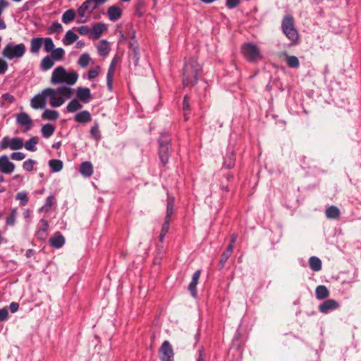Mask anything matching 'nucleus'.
I'll return each mask as SVG.
<instances>
[{
  "mask_svg": "<svg viewBox=\"0 0 361 361\" xmlns=\"http://www.w3.org/2000/svg\"><path fill=\"white\" fill-rule=\"evenodd\" d=\"M202 72V66L194 57L189 59L183 70V82L185 86L194 85Z\"/></svg>",
  "mask_w": 361,
  "mask_h": 361,
  "instance_id": "1",
  "label": "nucleus"
},
{
  "mask_svg": "<svg viewBox=\"0 0 361 361\" xmlns=\"http://www.w3.org/2000/svg\"><path fill=\"white\" fill-rule=\"evenodd\" d=\"M73 91V89L67 86H61L56 89L51 87L44 89L47 99H49V104L52 107H59L62 106L65 102L64 97L70 98Z\"/></svg>",
  "mask_w": 361,
  "mask_h": 361,
  "instance_id": "2",
  "label": "nucleus"
},
{
  "mask_svg": "<svg viewBox=\"0 0 361 361\" xmlns=\"http://www.w3.org/2000/svg\"><path fill=\"white\" fill-rule=\"evenodd\" d=\"M78 79V74L71 71L67 72L63 66L56 67L52 72L50 82L52 85L66 84V86L74 85Z\"/></svg>",
  "mask_w": 361,
  "mask_h": 361,
  "instance_id": "3",
  "label": "nucleus"
},
{
  "mask_svg": "<svg viewBox=\"0 0 361 361\" xmlns=\"http://www.w3.org/2000/svg\"><path fill=\"white\" fill-rule=\"evenodd\" d=\"M26 51L25 45L23 43L14 44H7L2 51V56L8 60L22 58Z\"/></svg>",
  "mask_w": 361,
  "mask_h": 361,
  "instance_id": "4",
  "label": "nucleus"
},
{
  "mask_svg": "<svg viewBox=\"0 0 361 361\" xmlns=\"http://www.w3.org/2000/svg\"><path fill=\"white\" fill-rule=\"evenodd\" d=\"M42 47H44L46 52H50L54 47L53 39L50 37H34L30 39V51L32 54H38Z\"/></svg>",
  "mask_w": 361,
  "mask_h": 361,
  "instance_id": "5",
  "label": "nucleus"
},
{
  "mask_svg": "<svg viewBox=\"0 0 361 361\" xmlns=\"http://www.w3.org/2000/svg\"><path fill=\"white\" fill-rule=\"evenodd\" d=\"M94 10L96 8L90 0L85 1L77 9L78 23H85L87 22Z\"/></svg>",
  "mask_w": 361,
  "mask_h": 361,
  "instance_id": "6",
  "label": "nucleus"
},
{
  "mask_svg": "<svg viewBox=\"0 0 361 361\" xmlns=\"http://www.w3.org/2000/svg\"><path fill=\"white\" fill-rule=\"evenodd\" d=\"M282 29L286 36L291 41L298 39V34L294 27V20L291 16H286L282 21Z\"/></svg>",
  "mask_w": 361,
  "mask_h": 361,
  "instance_id": "7",
  "label": "nucleus"
},
{
  "mask_svg": "<svg viewBox=\"0 0 361 361\" xmlns=\"http://www.w3.org/2000/svg\"><path fill=\"white\" fill-rule=\"evenodd\" d=\"M243 53L247 60L254 62L263 59L259 48L253 43H246L243 45Z\"/></svg>",
  "mask_w": 361,
  "mask_h": 361,
  "instance_id": "8",
  "label": "nucleus"
},
{
  "mask_svg": "<svg viewBox=\"0 0 361 361\" xmlns=\"http://www.w3.org/2000/svg\"><path fill=\"white\" fill-rule=\"evenodd\" d=\"M23 147V140L20 137L9 138L4 137L0 142V149L9 148L11 150H18Z\"/></svg>",
  "mask_w": 361,
  "mask_h": 361,
  "instance_id": "9",
  "label": "nucleus"
},
{
  "mask_svg": "<svg viewBox=\"0 0 361 361\" xmlns=\"http://www.w3.org/2000/svg\"><path fill=\"white\" fill-rule=\"evenodd\" d=\"M173 350L171 345L168 341H165L160 349L159 356L161 361H173Z\"/></svg>",
  "mask_w": 361,
  "mask_h": 361,
  "instance_id": "10",
  "label": "nucleus"
},
{
  "mask_svg": "<svg viewBox=\"0 0 361 361\" xmlns=\"http://www.w3.org/2000/svg\"><path fill=\"white\" fill-rule=\"evenodd\" d=\"M47 94L43 90L40 93L35 95L30 100V106L34 109H44L46 107Z\"/></svg>",
  "mask_w": 361,
  "mask_h": 361,
  "instance_id": "11",
  "label": "nucleus"
},
{
  "mask_svg": "<svg viewBox=\"0 0 361 361\" xmlns=\"http://www.w3.org/2000/svg\"><path fill=\"white\" fill-rule=\"evenodd\" d=\"M16 118L17 124L25 128L24 132L30 130L32 126V121L27 113L21 112L18 114Z\"/></svg>",
  "mask_w": 361,
  "mask_h": 361,
  "instance_id": "12",
  "label": "nucleus"
},
{
  "mask_svg": "<svg viewBox=\"0 0 361 361\" xmlns=\"http://www.w3.org/2000/svg\"><path fill=\"white\" fill-rule=\"evenodd\" d=\"M159 158L163 164H166L169 159V140L164 136L159 140Z\"/></svg>",
  "mask_w": 361,
  "mask_h": 361,
  "instance_id": "13",
  "label": "nucleus"
},
{
  "mask_svg": "<svg viewBox=\"0 0 361 361\" xmlns=\"http://www.w3.org/2000/svg\"><path fill=\"white\" fill-rule=\"evenodd\" d=\"M76 97L82 103H89L92 97L90 90L87 87H79L75 90Z\"/></svg>",
  "mask_w": 361,
  "mask_h": 361,
  "instance_id": "14",
  "label": "nucleus"
},
{
  "mask_svg": "<svg viewBox=\"0 0 361 361\" xmlns=\"http://www.w3.org/2000/svg\"><path fill=\"white\" fill-rule=\"evenodd\" d=\"M15 169V164L10 161L6 155L0 157V171L3 173H11Z\"/></svg>",
  "mask_w": 361,
  "mask_h": 361,
  "instance_id": "15",
  "label": "nucleus"
},
{
  "mask_svg": "<svg viewBox=\"0 0 361 361\" xmlns=\"http://www.w3.org/2000/svg\"><path fill=\"white\" fill-rule=\"evenodd\" d=\"M173 200H171L167 204L165 221L163 224L161 230V233H162L163 234H166L169 229L170 218L173 214Z\"/></svg>",
  "mask_w": 361,
  "mask_h": 361,
  "instance_id": "16",
  "label": "nucleus"
},
{
  "mask_svg": "<svg viewBox=\"0 0 361 361\" xmlns=\"http://www.w3.org/2000/svg\"><path fill=\"white\" fill-rule=\"evenodd\" d=\"M339 307L338 303L332 299L326 300L324 302H322L319 307V309L321 312L322 313H327L330 310H334L337 309Z\"/></svg>",
  "mask_w": 361,
  "mask_h": 361,
  "instance_id": "17",
  "label": "nucleus"
},
{
  "mask_svg": "<svg viewBox=\"0 0 361 361\" xmlns=\"http://www.w3.org/2000/svg\"><path fill=\"white\" fill-rule=\"evenodd\" d=\"M107 15L110 20L116 21L121 17L122 10L118 6L113 5L108 8Z\"/></svg>",
  "mask_w": 361,
  "mask_h": 361,
  "instance_id": "18",
  "label": "nucleus"
},
{
  "mask_svg": "<svg viewBox=\"0 0 361 361\" xmlns=\"http://www.w3.org/2000/svg\"><path fill=\"white\" fill-rule=\"evenodd\" d=\"M75 120L80 123H87L92 120V116L88 111H82L76 114Z\"/></svg>",
  "mask_w": 361,
  "mask_h": 361,
  "instance_id": "19",
  "label": "nucleus"
},
{
  "mask_svg": "<svg viewBox=\"0 0 361 361\" xmlns=\"http://www.w3.org/2000/svg\"><path fill=\"white\" fill-rule=\"evenodd\" d=\"M54 60L49 55L44 57L39 64L40 69L42 71H47L54 66Z\"/></svg>",
  "mask_w": 361,
  "mask_h": 361,
  "instance_id": "20",
  "label": "nucleus"
},
{
  "mask_svg": "<svg viewBox=\"0 0 361 361\" xmlns=\"http://www.w3.org/2000/svg\"><path fill=\"white\" fill-rule=\"evenodd\" d=\"M78 39V36L71 30H69L66 32L62 42L64 45L68 46L76 42Z\"/></svg>",
  "mask_w": 361,
  "mask_h": 361,
  "instance_id": "21",
  "label": "nucleus"
},
{
  "mask_svg": "<svg viewBox=\"0 0 361 361\" xmlns=\"http://www.w3.org/2000/svg\"><path fill=\"white\" fill-rule=\"evenodd\" d=\"M106 29V26L103 23H97L94 25L92 32H91V37L93 39H99Z\"/></svg>",
  "mask_w": 361,
  "mask_h": 361,
  "instance_id": "22",
  "label": "nucleus"
},
{
  "mask_svg": "<svg viewBox=\"0 0 361 361\" xmlns=\"http://www.w3.org/2000/svg\"><path fill=\"white\" fill-rule=\"evenodd\" d=\"M82 108L81 102L78 99H73L69 102L66 106V111L69 113H74Z\"/></svg>",
  "mask_w": 361,
  "mask_h": 361,
  "instance_id": "23",
  "label": "nucleus"
},
{
  "mask_svg": "<svg viewBox=\"0 0 361 361\" xmlns=\"http://www.w3.org/2000/svg\"><path fill=\"white\" fill-rule=\"evenodd\" d=\"M97 49L99 54L103 56H106L110 51L109 44L105 40H101L97 45Z\"/></svg>",
  "mask_w": 361,
  "mask_h": 361,
  "instance_id": "24",
  "label": "nucleus"
},
{
  "mask_svg": "<svg viewBox=\"0 0 361 361\" xmlns=\"http://www.w3.org/2000/svg\"><path fill=\"white\" fill-rule=\"evenodd\" d=\"M49 53L51 54L49 56L56 61H60L64 59L65 50L61 47L54 48Z\"/></svg>",
  "mask_w": 361,
  "mask_h": 361,
  "instance_id": "25",
  "label": "nucleus"
},
{
  "mask_svg": "<svg viewBox=\"0 0 361 361\" xmlns=\"http://www.w3.org/2000/svg\"><path fill=\"white\" fill-rule=\"evenodd\" d=\"M80 171L85 177H90L93 173V167L90 162L85 161L80 166Z\"/></svg>",
  "mask_w": 361,
  "mask_h": 361,
  "instance_id": "26",
  "label": "nucleus"
},
{
  "mask_svg": "<svg viewBox=\"0 0 361 361\" xmlns=\"http://www.w3.org/2000/svg\"><path fill=\"white\" fill-rule=\"evenodd\" d=\"M325 214L328 219H336L339 217L341 212L337 207L330 206L326 209Z\"/></svg>",
  "mask_w": 361,
  "mask_h": 361,
  "instance_id": "27",
  "label": "nucleus"
},
{
  "mask_svg": "<svg viewBox=\"0 0 361 361\" xmlns=\"http://www.w3.org/2000/svg\"><path fill=\"white\" fill-rule=\"evenodd\" d=\"M59 116V112L56 110L45 109L42 115V118L48 121H56Z\"/></svg>",
  "mask_w": 361,
  "mask_h": 361,
  "instance_id": "28",
  "label": "nucleus"
},
{
  "mask_svg": "<svg viewBox=\"0 0 361 361\" xmlns=\"http://www.w3.org/2000/svg\"><path fill=\"white\" fill-rule=\"evenodd\" d=\"M49 242L53 247L60 248L64 245L65 238L62 235H58L51 238Z\"/></svg>",
  "mask_w": 361,
  "mask_h": 361,
  "instance_id": "29",
  "label": "nucleus"
},
{
  "mask_svg": "<svg viewBox=\"0 0 361 361\" xmlns=\"http://www.w3.org/2000/svg\"><path fill=\"white\" fill-rule=\"evenodd\" d=\"M316 297L318 300H322L329 296V292L325 286H318L315 290Z\"/></svg>",
  "mask_w": 361,
  "mask_h": 361,
  "instance_id": "30",
  "label": "nucleus"
},
{
  "mask_svg": "<svg viewBox=\"0 0 361 361\" xmlns=\"http://www.w3.org/2000/svg\"><path fill=\"white\" fill-rule=\"evenodd\" d=\"M39 142V137L37 136H34L31 137L30 140L25 142V148L27 150L31 151V152H35L37 150L36 145Z\"/></svg>",
  "mask_w": 361,
  "mask_h": 361,
  "instance_id": "31",
  "label": "nucleus"
},
{
  "mask_svg": "<svg viewBox=\"0 0 361 361\" xmlns=\"http://www.w3.org/2000/svg\"><path fill=\"white\" fill-rule=\"evenodd\" d=\"M77 13L73 9L66 11L62 16V21L65 24H68L74 20Z\"/></svg>",
  "mask_w": 361,
  "mask_h": 361,
  "instance_id": "32",
  "label": "nucleus"
},
{
  "mask_svg": "<svg viewBox=\"0 0 361 361\" xmlns=\"http://www.w3.org/2000/svg\"><path fill=\"white\" fill-rule=\"evenodd\" d=\"M54 126L50 123L44 125L41 128L42 134L45 138L51 137L54 134Z\"/></svg>",
  "mask_w": 361,
  "mask_h": 361,
  "instance_id": "33",
  "label": "nucleus"
},
{
  "mask_svg": "<svg viewBox=\"0 0 361 361\" xmlns=\"http://www.w3.org/2000/svg\"><path fill=\"white\" fill-rule=\"evenodd\" d=\"M309 264L311 269L314 271H318L322 269V262L317 257H311L309 259Z\"/></svg>",
  "mask_w": 361,
  "mask_h": 361,
  "instance_id": "34",
  "label": "nucleus"
},
{
  "mask_svg": "<svg viewBox=\"0 0 361 361\" xmlns=\"http://www.w3.org/2000/svg\"><path fill=\"white\" fill-rule=\"evenodd\" d=\"M49 166L54 172H59L63 169V162L59 159H51L49 161Z\"/></svg>",
  "mask_w": 361,
  "mask_h": 361,
  "instance_id": "35",
  "label": "nucleus"
},
{
  "mask_svg": "<svg viewBox=\"0 0 361 361\" xmlns=\"http://www.w3.org/2000/svg\"><path fill=\"white\" fill-rule=\"evenodd\" d=\"M92 61V59L90 58V55L88 54H82L80 58L78 59V63L82 68L87 67L90 61Z\"/></svg>",
  "mask_w": 361,
  "mask_h": 361,
  "instance_id": "36",
  "label": "nucleus"
},
{
  "mask_svg": "<svg viewBox=\"0 0 361 361\" xmlns=\"http://www.w3.org/2000/svg\"><path fill=\"white\" fill-rule=\"evenodd\" d=\"M284 55L286 57V63L288 66L290 68H298L299 66L300 62L298 59L295 56H287L286 54Z\"/></svg>",
  "mask_w": 361,
  "mask_h": 361,
  "instance_id": "37",
  "label": "nucleus"
},
{
  "mask_svg": "<svg viewBox=\"0 0 361 361\" xmlns=\"http://www.w3.org/2000/svg\"><path fill=\"white\" fill-rule=\"evenodd\" d=\"M17 216V209L13 208L11 209V214L6 218V223L8 226H12L15 224Z\"/></svg>",
  "mask_w": 361,
  "mask_h": 361,
  "instance_id": "38",
  "label": "nucleus"
},
{
  "mask_svg": "<svg viewBox=\"0 0 361 361\" xmlns=\"http://www.w3.org/2000/svg\"><path fill=\"white\" fill-rule=\"evenodd\" d=\"M16 198L20 201V203L22 206H25L27 204L28 198H27V194L25 191H22L18 192Z\"/></svg>",
  "mask_w": 361,
  "mask_h": 361,
  "instance_id": "39",
  "label": "nucleus"
},
{
  "mask_svg": "<svg viewBox=\"0 0 361 361\" xmlns=\"http://www.w3.org/2000/svg\"><path fill=\"white\" fill-rule=\"evenodd\" d=\"M54 197L53 196H49L47 197L45 204L40 208V211L48 212L54 204Z\"/></svg>",
  "mask_w": 361,
  "mask_h": 361,
  "instance_id": "40",
  "label": "nucleus"
},
{
  "mask_svg": "<svg viewBox=\"0 0 361 361\" xmlns=\"http://www.w3.org/2000/svg\"><path fill=\"white\" fill-rule=\"evenodd\" d=\"M40 223H41V227L39 229L37 233L39 235H46V233L49 228L48 221L47 220L42 219L40 221Z\"/></svg>",
  "mask_w": 361,
  "mask_h": 361,
  "instance_id": "41",
  "label": "nucleus"
},
{
  "mask_svg": "<svg viewBox=\"0 0 361 361\" xmlns=\"http://www.w3.org/2000/svg\"><path fill=\"white\" fill-rule=\"evenodd\" d=\"M100 70L101 68L99 66L94 68L90 69L88 72L87 78L89 80H92L95 78L99 75Z\"/></svg>",
  "mask_w": 361,
  "mask_h": 361,
  "instance_id": "42",
  "label": "nucleus"
},
{
  "mask_svg": "<svg viewBox=\"0 0 361 361\" xmlns=\"http://www.w3.org/2000/svg\"><path fill=\"white\" fill-rule=\"evenodd\" d=\"M35 161L31 159L25 161L23 164V168L27 171H31L33 169Z\"/></svg>",
  "mask_w": 361,
  "mask_h": 361,
  "instance_id": "43",
  "label": "nucleus"
},
{
  "mask_svg": "<svg viewBox=\"0 0 361 361\" xmlns=\"http://www.w3.org/2000/svg\"><path fill=\"white\" fill-rule=\"evenodd\" d=\"M62 25L59 23H54L49 28V32L50 33H54V32H60L62 30Z\"/></svg>",
  "mask_w": 361,
  "mask_h": 361,
  "instance_id": "44",
  "label": "nucleus"
},
{
  "mask_svg": "<svg viewBox=\"0 0 361 361\" xmlns=\"http://www.w3.org/2000/svg\"><path fill=\"white\" fill-rule=\"evenodd\" d=\"M198 281H193L192 279L190 283L188 286V290L190 291L191 295L195 298L197 295V290H196V286L197 285Z\"/></svg>",
  "mask_w": 361,
  "mask_h": 361,
  "instance_id": "45",
  "label": "nucleus"
},
{
  "mask_svg": "<svg viewBox=\"0 0 361 361\" xmlns=\"http://www.w3.org/2000/svg\"><path fill=\"white\" fill-rule=\"evenodd\" d=\"M11 158L13 160L21 161L25 158V154L20 152H13L11 154Z\"/></svg>",
  "mask_w": 361,
  "mask_h": 361,
  "instance_id": "46",
  "label": "nucleus"
},
{
  "mask_svg": "<svg viewBox=\"0 0 361 361\" xmlns=\"http://www.w3.org/2000/svg\"><path fill=\"white\" fill-rule=\"evenodd\" d=\"M224 166L228 169L232 168L234 166V155L231 154L227 160L224 161Z\"/></svg>",
  "mask_w": 361,
  "mask_h": 361,
  "instance_id": "47",
  "label": "nucleus"
},
{
  "mask_svg": "<svg viewBox=\"0 0 361 361\" xmlns=\"http://www.w3.org/2000/svg\"><path fill=\"white\" fill-rule=\"evenodd\" d=\"M183 111H184L185 120H188V117L187 114H188V112L189 111V104H188L187 96H185V97H184V100H183Z\"/></svg>",
  "mask_w": 361,
  "mask_h": 361,
  "instance_id": "48",
  "label": "nucleus"
},
{
  "mask_svg": "<svg viewBox=\"0 0 361 361\" xmlns=\"http://www.w3.org/2000/svg\"><path fill=\"white\" fill-rule=\"evenodd\" d=\"M115 66H116V59H113L111 65L109 67L106 76H109V78L114 77V72H115Z\"/></svg>",
  "mask_w": 361,
  "mask_h": 361,
  "instance_id": "49",
  "label": "nucleus"
},
{
  "mask_svg": "<svg viewBox=\"0 0 361 361\" xmlns=\"http://www.w3.org/2000/svg\"><path fill=\"white\" fill-rule=\"evenodd\" d=\"M240 2V0H226V5L228 8L232 9L235 8Z\"/></svg>",
  "mask_w": 361,
  "mask_h": 361,
  "instance_id": "50",
  "label": "nucleus"
},
{
  "mask_svg": "<svg viewBox=\"0 0 361 361\" xmlns=\"http://www.w3.org/2000/svg\"><path fill=\"white\" fill-rule=\"evenodd\" d=\"M231 255V254L229 253V252H226V251H225L221 255V259H220V264L222 267L224 266L225 263L226 262V261L228 260V259L230 257Z\"/></svg>",
  "mask_w": 361,
  "mask_h": 361,
  "instance_id": "51",
  "label": "nucleus"
},
{
  "mask_svg": "<svg viewBox=\"0 0 361 361\" xmlns=\"http://www.w3.org/2000/svg\"><path fill=\"white\" fill-rule=\"evenodd\" d=\"M91 135L96 140H99L100 137L99 132L97 126H93L90 130Z\"/></svg>",
  "mask_w": 361,
  "mask_h": 361,
  "instance_id": "52",
  "label": "nucleus"
},
{
  "mask_svg": "<svg viewBox=\"0 0 361 361\" xmlns=\"http://www.w3.org/2000/svg\"><path fill=\"white\" fill-rule=\"evenodd\" d=\"M7 68V63L2 59H0V75L4 74L6 71Z\"/></svg>",
  "mask_w": 361,
  "mask_h": 361,
  "instance_id": "53",
  "label": "nucleus"
},
{
  "mask_svg": "<svg viewBox=\"0 0 361 361\" xmlns=\"http://www.w3.org/2000/svg\"><path fill=\"white\" fill-rule=\"evenodd\" d=\"M9 6V3L7 0H0V16H1L4 10Z\"/></svg>",
  "mask_w": 361,
  "mask_h": 361,
  "instance_id": "54",
  "label": "nucleus"
},
{
  "mask_svg": "<svg viewBox=\"0 0 361 361\" xmlns=\"http://www.w3.org/2000/svg\"><path fill=\"white\" fill-rule=\"evenodd\" d=\"M78 31L80 35H85L90 32V29L86 25H82L78 28Z\"/></svg>",
  "mask_w": 361,
  "mask_h": 361,
  "instance_id": "55",
  "label": "nucleus"
},
{
  "mask_svg": "<svg viewBox=\"0 0 361 361\" xmlns=\"http://www.w3.org/2000/svg\"><path fill=\"white\" fill-rule=\"evenodd\" d=\"M8 311L6 309H0V321H4L8 317Z\"/></svg>",
  "mask_w": 361,
  "mask_h": 361,
  "instance_id": "56",
  "label": "nucleus"
},
{
  "mask_svg": "<svg viewBox=\"0 0 361 361\" xmlns=\"http://www.w3.org/2000/svg\"><path fill=\"white\" fill-rule=\"evenodd\" d=\"M97 9L99 6L104 4L107 0H90Z\"/></svg>",
  "mask_w": 361,
  "mask_h": 361,
  "instance_id": "57",
  "label": "nucleus"
},
{
  "mask_svg": "<svg viewBox=\"0 0 361 361\" xmlns=\"http://www.w3.org/2000/svg\"><path fill=\"white\" fill-rule=\"evenodd\" d=\"M18 307L19 305L17 302H11L9 305L10 310L13 313L16 312L18 310Z\"/></svg>",
  "mask_w": 361,
  "mask_h": 361,
  "instance_id": "58",
  "label": "nucleus"
},
{
  "mask_svg": "<svg viewBox=\"0 0 361 361\" xmlns=\"http://www.w3.org/2000/svg\"><path fill=\"white\" fill-rule=\"evenodd\" d=\"M106 81L108 89L111 90L113 87V77L109 78V76H106Z\"/></svg>",
  "mask_w": 361,
  "mask_h": 361,
  "instance_id": "59",
  "label": "nucleus"
},
{
  "mask_svg": "<svg viewBox=\"0 0 361 361\" xmlns=\"http://www.w3.org/2000/svg\"><path fill=\"white\" fill-rule=\"evenodd\" d=\"M200 274H201V272H200V270L196 271L194 273V274H193V276H192V279L193 281H198V280H199V279H200Z\"/></svg>",
  "mask_w": 361,
  "mask_h": 361,
  "instance_id": "60",
  "label": "nucleus"
},
{
  "mask_svg": "<svg viewBox=\"0 0 361 361\" xmlns=\"http://www.w3.org/2000/svg\"><path fill=\"white\" fill-rule=\"evenodd\" d=\"M197 361H205V357L203 353V350L199 351V356Z\"/></svg>",
  "mask_w": 361,
  "mask_h": 361,
  "instance_id": "61",
  "label": "nucleus"
},
{
  "mask_svg": "<svg viewBox=\"0 0 361 361\" xmlns=\"http://www.w3.org/2000/svg\"><path fill=\"white\" fill-rule=\"evenodd\" d=\"M6 28V24L4 19L0 16V30H5Z\"/></svg>",
  "mask_w": 361,
  "mask_h": 361,
  "instance_id": "62",
  "label": "nucleus"
},
{
  "mask_svg": "<svg viewBox=\"0 0 361 361\" xmlns=\"http://www.w3.org/2000/svg\"><path fill=\"white\" fill-rule=\"evenodd\" d=\"M233 245L232 243H230L228 247H227V249H226V252H229V253L232 254L233 252Z\"/></svg>",
  "mask_w": 361,
  "mask_h": 361,
  "instance_id": "63",
  "label": "nucleus"
},
{
  "mask_svg": "<svg viewBox=\"0 0 361 361\" xmlns=\"http://www.w3.org/2000/svg\"><path fill=\"white\" fill-rule=\"evenodd\" d=\"M84 45H85V43L82 41H79L76 43V47L78 49L83 47Z\"/></svg>",
  "mask_w": 361,
  "mask_h": 361,
  "instance_id": "64",
  "label": "nucleus"
}]
</instances>
